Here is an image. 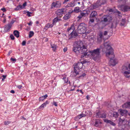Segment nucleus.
Instances as JSON below:
<instances>
[{"label":"nucleus","mask_w":130,"mask_h":130,"mask_svg":"<svg viewBox=\"0 0 130 130\" xmlns=\"http://www.w3.org/2000/svg\"><path fill=\"white\" fill-rule=\"evenodd\" d=\"M77 32L80 34H87L90 32L88 31H87L86 26L83 23H82L79 25L77 28Z\"/></svg>","instance_id":"7ed1b4c3"},{"label":"nucleus","mask_w":130,"mask_h":130,"mask_svg":"<svg viewBox=\"0 0 130 130\" xmlns=\"http://www.w3.org/2000/svg\"><path fill=\"white\" fill-rule=\"evenodd\" d=\"M118 115V113L116 112H114L113 114V117L116 118L117 117Z\"/></svg>","instance_id":"c9c22d12"},{"label":"nucleus","mask_w":130,"mask_h":130,"mask_svg":"<svg viewBox=\"0 0 130 130\" xmlns=\"http://www.w3.org/2000/svg\"><path fill=\"white\" fill-rule=\"evenodd\" d=\"M97 13L96 11H93L91 13L89 23V26H94L95 25V24L94 23V20L97 18Z\"/></svg>","instance_id":"20e7f679"},{"label":"nucleus","mask_w":130,"mask_h":130,"mask_svg":"<svg viewBox=\"0 0 130 130\" xmlns=\"http://www.w3.org/2000/svg\"><path fill=\"white\" fill-rule=\"evenodd\" d=\"M83 65V63L82 62H78L77 64L74 66L73 73L75 74L74 75L76 76L78 74L79 70L82 68Z\"/></svg>","instance_id":"0eeeda50"},{"label":"nucleus","mask_w":130,"mask_h":130,"mask_svg":"<svg viewBox=\"0 0 130 130\" xmlns=\"http://www.w3.org/2000/svg\"><path fill=\"white\" fill-rule=\"evenodd\" d=\"M101 115L102 113L100 112L99 111L97 112L96 117L97 118H100Z\"/></svg>","instance_id":"2f4dec72"},{"label":"nucleus","mask_w":130,"mask_h":130,"mask_svg":"<svg viewBox=\"0 0 130 130\" xmlns=\"http://www.w3.org/2000/svg\"><path fill=\"white\" fill-rule=\"evenodd\" d=\"M10 37L12 40H13L14 39V37L13 35H11L10 36Z\"/></svg>","instance_id":"49530a36"},{"label":"nucleus","mask_w":130,"mask_h":130,"mask_svg":"<svg viewBox=\"0 0 130 130\" xmlns=\"http://www.w3.org/2000/svg\"><path fill=\"white\" fill-rule=\"evenodd\" d=\"M74 12V10H70L69 11V12L67 13L69 14V15H70L72 13Z\"/></svg>","instance_id":"79ce46f5"},{"label":"nucleus","mask_w":130,"mask_h":130,"mask_svg":"<svg viewBox=\"0 0 130 130\" xmlns=\"http://www.w3.org/2000/svg\"><path fill=\"white\" fill-rule=\"evenodd\" d=\"M86 116V115L82 113L80 114L78 116L76 117V119H79L81 118L85 117Z\"/></svg>","instance_id":"5701e85b"},{"label":"nucleus","mask_w":130,"mask_h":130,"mask_svg":"<svg viewBox=\"0 0 130 130\" xmlns=\"http://www.w3.org/2000/svg\"><path fill=\"white\" fill-rule=\"evenodd\" d=\"M80 14L83 17V16H84L85 15L86 13H84V12H81V13Z\"/></svg>","instance_id":"3c124183"},{"label":"nucleus","mask_w":130,"mask_h":130,"mask_svg":"<svg viewBox=\"0 0 130 130\" xmlns=\"http://www.w3.org/2000/svg\"><path fill=\"white\" fill-rule=\"evenodd\" d=\"M75 5V3L74 2H71L69 3L67 6V7H73Z\"/></svg>","instance_id":"aec40b11"},{"label":"nucleus","mask_w":130,"mask_h":130,"mask_svg":"<svg viewBox=\"0 0 130 130\" xmlns=\"http://www.w3.org/2000/svg\"><path fill=\"white\" fill-rule=\"evenodd\" d=\"M46 106V105H45V104L44 103L39 107V109H42L44 107H45Z\"/></svg>","instance_id":"72a5a7b5"},{"label":"nucleus","mask_w":130,"mask_h":130,"mask_svg":"<svg viewBox=\"0 0 130 130\" xmlns=\"http://www.w3.org/2000/svg\"><path fill=\"white\" fill-rule=\"evenodd\" d=\"M106 2V0H98L97 1V3L100 6L102 5L105 4Z\"/></svg>","instance_id":"2eb2a0df"},{"label":"nucleus","mask_w":130,"mask_h":130,"mask_svg":"<svg viewBox=\"0 0 130 130\" xmlns=\"http://www.w3.org/2000/svg\"><path fill=\"white\" fill-rule=\"evenodd\" d=\"M53 104L55 106H58V102L55 101L54 100L53 101Z\"/></svg>","instance_id":"58836bf2"},{"label":"nucleus","mask_w":130,"mask_h":130,"mask_svg":"<svg viewBox=\"0 0 130 130\" xmlns=\"http://www.w3.org/2000/svg\"><path fill=\"white\" fill-rule=\"evenodd\" d=\"M106 115L105 113H102V115L100 117L101 118H106Z\"/></svg>","instance_id":"f704fd0d"},{"label":"nucleus","mask_w":130,"mask_h":130,"mask_svg":"<svg viewBox=\"0 0 130 130\" xmlns=\"http://www.w3.org/2000/svg\"><path fill=\"white\" fill-rule=\"evenodd\" d=\"M2 17L4 18V20L3 21V23H5L6 22V18L5 17Z\"/></svg>","instance_id":"8fccbe9b"},{"label":"nucleus","mask_w":130,"mask_h":130,"mask_svg":"<svg viewBox=\"0 0 130 130\" xmlns=\"http://www.w3.org/2000/svg\"><path fill=\"white\" fill-rule=\"evenodd\" d=\"M12 51L11 50H10V51H9V52H8V54H7V55H8V56H9L10 55V53H12Z\"/></svg>","instance_id":"13d9d810"},{"label":"nucleus","mask_w":130,"mask_h":130,"mask_svg":"<svg viewBox=\"0 0 130 130\" xmlns=\"http://www.w3.org/2000/svg\"><path fill=\"white\" fill-rule=\"evenodd\" d=\"M100 37L98 39V40H100L99 42L101 41L102 39L103 38V34L102 32H100L99 34Z\"/></svg>","instance_id":"4be33fe9"},{"label":"nucleus","mask_w":130,"mask_h":130,"mask_svg":"<svg viewBox=\"0 0 130 130\" xmlns=\"http://www.w3.org/2000/svg\"><path fill=\"white\" fill-rule=\"evenodd\" d=\"M102 123L99 119H96L95 120V124L94 125L96 127H98L100 126Z\"/></svg>","instance_id":"4468645a"},{"label":"nucleus","mask_w":130,"mask_h":130,"mask_svg":"<svg viewBox=\"0 0 130 130\" xmlns=\"http://www.w3.org/2000/svg\"><path fill=\"white\" fill-rule=\"evenodd\" d=\"M100 49L97 48L93 50L89 51V55H90L94 60H98L101 57Z\"/></svg>","instance_id":"f03ea898"},{"label":"nucleus","mask_w":130,"mask_h":130,"mask_svg":"<svg viewBox=\"0 0 130 130\" xmlns=\"http://www.w3.org/2000/svg\"><path fill=\"white\" fill-rule=\"evenodd\" d=\"M79 46L80 53L83 54L84 56L89 55V51H88L87 46L83 45V43L80 42H79Z\"/></svg>","instance_id":"423d86ee"},{"label":"nucleus","mask_w":130,"mask_h":130,"mask_svg":"<svg viewBox=\"0 0 130 130\" xmlns=\"http://www.w3.org/2000/svg\"><path fill=\"white\" fill-rule=\"evenodd\" d=\"M10 60L12 61H16V59H15L13 58H11L10 59Z\"/></svg>","instance_id":"de8ad7c7"},{"label":"nucleus","mask_w":130,"mask_h":130,"mask_svg":"<svg viewBox=\"0 0 130 130\" xmlns=\"http://www.w3.org/2000/svg\"><path fill=\"white\" fill-rule=\"evenodd\" d=\"M74 28V26L73 25H72L70 27L68 28L67 31L68 32H69L70 30H71V32L72 31H73Z\"/></svg>","instance_id":"c756f323"},{"label":"nucleus","mask_w":130,"mask_h":130,"mask_svg":"<svg viewBox=\"0 0 130 130\" xmlns=\"http://www.w3.org/2000/svg\"><path fill=\"white\" fill-rule=\"evenodd\" d=\"M17 87L18 88L20 89L21 88V87H22V86L21 85H18L17 86Z\"/></svg>","instance_id":"e2e57ef3"},{"label":"nucleus","mask_w":130,"mask_h":130,"mask_svg":"<svg viewBox=\"0 0 130 130\" xmlns=\"http://www.w3.org/2000/svg\"><path fill=\"white\" fill-rule=\"evenodd\" d=\"M48 96L47 94H45L44 96H42L45 99Z\"/></svg>","instance_id":"6e6d98bb"},{"label":"nucleus","mask_w":130,"mask_h":130,"mask_svg":"<svg viewBox=\"0 0 130 130\" xmlns=\"http://www.w3.org/2000/svg\"><path fill=\"white\" fill-rule=\"evenodd\" d=\"M108 11L109 12H114V10L112 9H109Z\"/></svg>","instance_id":"603ef678"},{"label":"nucleus","mask_w":130,"mask_h":130,"mask_svg":"<svg viewBox=\"0 0 130 130\" xmlns=\"http://www.w3.org/2000/svg\"><path fill=\"white\" fill-rule=\"evenodd\" d=\"M27 5V2H25L23 4V7H25V6H26Z\"/></svg>","instance_id":"864d4df0"},{"label":"nucleus","mask_w":130,"mask_h":130,"mask_svg":"<svg viewBox=\"0 0 130 130\" xmlns=\"http://www.w3.org/2000/svg\"><path fill=\"white\" fill-rule=\"evenodd\" d=\"M19 32L17 30H15L13 31L14 35L17 38H18L19 37Z\"/></svg>","instance_id":"393cba45"},{"label":"nucleus","mask_w":130,"mask_h":130,"mask_svg":"<svg viewBox=\"0 0 130 130\" xmlns=\"http://www.w3.org/2000/svg\"><path fill=\"white\" fill-rule=\"evenodd\" d=\"M26 43V42L25 41H23L22 43V45H25Z\"/></svg>","instance_id":"09e8293b"},{"label":"nucleus","mask_w":130,"mask_h":130,"mask_svg":"<svg viewBox=\"0 0 130 130\" xmlns=\"http://www.w3.org/2000/svg\"><path fill=\"white\" fill-rule=\"evenodd\" d=\"M57 2H53L52 4V6L54 7H57Z\"/></svg>","instance_id":"e433bc0d"},{"label":"nucleus","mask_w":130,"mask_h":130,"mask_svg":"<svg viewBox=\"0 0 130 130\" xmlns=\"http://www.w3.org/2000/svg\"><path fill=\"white\" fill-rule=\"evenodd\" d=\"M70 34L71 37H73L74 36H76L77 35V33L75 31L73 32V31L70 32Z\"/></svg>","instance_id":"c85d7f7f"},{"label":"nucleus","mask_w":130,"mask_h":130,"mask_svg":"<svg viewBox=\"0 0 130 130\" xmlns=\"http://www.w3.org/2000/svg\"><path fill=\"white\" fill-rule=\"evenodd\" d=\"M14 92H15L14 91V90H11V91H10V92L11 93H14Z\"/></svg>","instance_id":"774afa93"},{"label":"nucleus","mask_w":130,"mask_h":130,"mask_svg":"<svg viewBox=\"0 0 130 130\" xmlns=\"http://www.w3.org/2000/svg\"><path fill=\"white\" fill-rule=\"evenodd\" d=\"M14 21V20H12L10 23L8 24L7 25H5L4 27L5 30L7 31H9Z\"/></svg>","instance_id":"1a4fd4ad"},{"label":"nucleus","mask_w":130,"mask_h":130,"mask_svg":"<svg viewBox=\"0 0 130 130\" xmlns=\"http://www.w3.org/2000/svg\"><path fill=\"white\" fill-rule=\"evenodd\" d=\"M34 35V32L32 31H30L29 33V38H31Z\"/></svg>","instance_id":"473e14b6"},{"label":"nucleus","mask_w":130,"mask_h":130,"mask_svg":"<svg viewBox=\"0 0 130 130\" xmlns=\"http://www.w3.org/2000/svg\"><path fill=\"white\" fill-rule=\"evenodd\" d=\"M70 15H69L67 13L63 17V18L65 20H67L68 19L70 18Z\"/></svg>","instance_id":"b1692460"},{"label":"nucleus","mask_w":130,"mask_h":130,"mask_svg":"<svg viewBox=\"0 0 130 130\" xmlns=\"http://www.w3.org/2000/svg\"><path fill=\"white\" fill-rule=\"evenodd\" d=\"M51 47L52 48L53 51H55L57 47L56 45L55 44H51Z\"/></svg>","instance_id":"a211bd4d"},{"label":"nucleus","mask_w":130,"mask_h":130,"mask_svg":"<svg viewBox=\"0 0 130 130\" xmlns=\"http://www.w3.org/2000/svg\"><path fill=\"white\" fill-rule=\"evenodd\" d=\"M127 122L126 120L121 117L119 119L118 125L119 126L124 125L126 124Z\"/></svg>","instance_id":"9b49d317"},{"label":"nucleus","mask_w":130,"mask_h":130,"mask_svg":"<svg viewBox=\"0 0 130 130\" xmlns=\"http://www.w3.org/2000/svg\"><path fill=\"white\" fill-rule=\"evenodd\" d=\"M104 121L105 122L107 123H110V122H111V121L110 120H108V119H105L104 120Z\"/></svg>","instance_id":"4c0bfd02"},{"label":"nucleus","mask_w":130,"mask_h":130,"mask_svg":"<svg viewBox=\"0 0 130 130\" xmlns=\"http://www.w3.org/2000/svg\"><path fill=\"white\" fill-rule=\"evenodd\" d=\"M11 122L8 121H5L4 122V123L5 125H8V124H10Z\"/></svg>","instance_id":"a19ab883"},{"label":"nucleus","mask_w":130,"mask_h":130,"mask_svg":"<svg viewBox=\"0 0 130 130\" xmlns=\"http://www.w3.org/2000/svg\"><path fill=\"white\" fill-rule=\"evenodd\" d=\"M118 111L122 116L124 115L127 112V110L122 109H119Z\"/></svg>","instance_id":"f3484780"},{"label":"nucleus","mask_w":130,"mask_h":130,"mask_svg":"<svg viewBox=\"0 0 130 130\" xmlns=\"http://www.w3.org/2000/svg\"><path fill=\"white\" fill-rule=\"evenodd\" d=\"M44 103L45 104V105H46V104L48 103V102L47 101H46V102H45V103Z\"/></svg>","instance_id":"69168bd1"},{"label":"nucleus","mask_w":130,"mask_h":130,"mask_svg":"<svg viewBox=\"0 0 130 130\" xmlns=\"http://www.w3.org/2000/svg\"><path fill=\"white\" fill-rule=\"evenodd\" d=\"M81 11L80 8L79 7H77L74 8V12L76 13H78Z\"/></svg>","instance_id":"412c9836"},{"label":"nucleus","mask_w":130,"mask_h":130,"mask_svg":"<svg viewBox=\"0 0 130 130\" xmlns=\"http://www.w3.org/2000/svg\"><path fill=\"white\" fill-rule=\"evenodd\" d=\"M121 10L124 12H127L130 11V6L125 5H122L121 6Z\"/></svg>","instance_id":"f8f14e48"},{"label":"nucleus","mask_w":130,"mask_h":130,"mask_svg":"<svg viewBox=\"0 0 130 130\" xmlns=\"http://www.w3.org/2000/svg\"><path fill=\"white\" fill-rule=\"evenodd\" d=\"M104 46L102 51L105 52L106 56L110 59L109 62V65L112 66H115L118 63V61L117 59L114 58L113 50L110 45L108 42H106L104 43Z\"/></svg>","instance_id":"f257e3e1"},{"label":"nucleus","mask_w":130,"mask_h":130,"mask_svg":"<svg viewBox=\"0 0 130 130\" xmlns=\"http://www.w3.org/2000/svg\"><path fill=\"white\" fill-rule=\"evenodd\" d=\"M125 23V20L124 19H122L121 22L120 24V26H124Z\"/></svg>","instance_id":"a878e982"},{"label":"nucleus","mask_w":130,"mask_h":130,"mask_svg":"<svg viewBox=\"0 0 130 130\" xmlns=\"http://www.w3.org/2000/svg\"><path fill=\"white\" fill-rule=\"evenodd\" d=\"M44 99L42 96L40 97L39 99V100L40 101H42Z\"/></svg>","instance_id":"ea45409f"},{"label":"nucleus","mask_w":130,"mask_h":130,"mask_svg":"<svg viewBox=\"0 0 130 130\" xmlns=\"http://www.w3.org/2000/svg\"><path fill=\"white\" fill-rule=\"evenodd\" d=\"M92 7H93L92 8L93 9H95L98 7L99 6V5L97 3V2L96 3L94 4L91 5Z\"/></svg>","instance_id":"bb28decb"},{"label":"nucleus","mask_w":130,"mask_h":130,"mask_svg":"<svg viewBox=\"0 0 130 130\" xmlns=\"http://www.w3.org/2000/svg\"><path fill=\"white\" fill-rule=\"evenodd\" d=\"M107 32L106 31H105L103 34L104 35V36L106 35L107 34Z\"/></svg>","instance_id":"4d7b16f0"},{"label":"nucleus","mask_w":130,"mask_h":130,"mask_svg":"<svg viewBox=\"0 0 130 130\" xmlns=\"http://www.w3.org/2000/svg\"><path fill=\"white\" fill-rule=\"evenodd\" d=\"M123 108H129L130 107V102L126 103L122 105Z\"/></svg>","instance_id":"6ab92c4d"},{"label":"nucleus","mask_w":130,"mask_h":130,"mask_svg":"<svg viewBox=\"0 0 130 130\" xmlns=\"http://www.w3.org/2000/svg\"><path fill=\"white\" fill-rule=\"evenodd\" d=\"M111 125H113V126H115L116 125L113 122L111 121L109 123Z\"/></svg>","instance_id":"a18cd8bd"},{"label":"nucleus","mask_w":130,"mask_h":130,"mask_svg":"<svg viewBox=\"0 0 130 130\" xmlns=\"http://www.w3.org/2000/svg\"><path fill=\"white\" fill-rule=\"evenodd\" d=\"M102 18L103 20L102 21L105 22L109 23L111 22L112 19V17L109 15L104 16Z\"/></svg>","instance_id":"6e6552de"},{"label":"nucleus","mask_w":130,"mask_h":130,"mask_svg":"<svg viewBox=\"0 0 130 130\" xmlns=\"http://www.w3.org/2000/svg\"><path fill=\"white\" fill-rule=\"evenodd\" d=\"M61 17V16H60L59 17L57 16L56 18H55L53 20V23H56L57 22H59V21H61V20L60 18Z\"/></svg>","instance_id":"dca6fc26"},{"label":"nucleus","mask_w":130,"mask_h":130,"mask_svg":"<svg viewBox=\"0 0 130 130\" xmlns=\"http://www.w3.org/2000/svg\"><path fill=\"white\" fill-rule=\"evenodd\" d=\"M32 23V22H30L29 23H28V24L29 25H31Z\"/></svg>","instance_id":"0e129e2a"},{"label":"nucleus","mask_w":130,"mask_h":130,"mask_svg":"<svg viewBox=\"0 0 130 130\" xmlns=\"http://www.w3.org/2000/svg\"><path fill=\"white\" fill-rule=\"evenodd\" d=\"M23 8V7L22 6L20 5L17 6L16 8L14 9V10L18 11L20 10V9H22Z\"/></svg>","instance_id":"7c9ffc66"},{"label":"nucleus","mask_w":130,"mask_h":130,"mask_svg":"<svg viewBox=\"0 0 130 130\" xmlns=\"http://www.w3.org/2000/svg\"><path fill=\"white\" fill-rule=\"evenodd\" d=\"M69 0H64V2H63V3L64 4L66 3Z\"/></svg>","instance_id":"338daca9"},{"label":"nucleus","mask_w":130,"mask_h":130,"mask_svg":"<svg viewBox=\"0 0 130 130\" xmlns=\"http://www.w3.org/2000/svg\"><path fill=\"white\" fill-rule=\"evenodd\" d=\"M27 15L29 17L31 16L30 14L32 13L31 12H30L29 11H27Z\"/></svg>","instance_id":"37998d69"},{"label":"nucleus","mask_w":130,"mask_h":130,"mask_svg":"<svg viewBox=\"0 0 130 130\" xmlns=\"http://www.w3.org/2000/svg\"><path fill=\"white\" fill-rule=\"evenodd\" d=\"M78 18H79V19H81L83 17L81 15H80L78 16Z\"/></svg>","instance_id":"680f3d73"},{"label":"nucleus","mask_w":130,"mask_h":130,"mask_svg":"<svg viewBox=\"0 0 130 130\" xmlns=\"http://www.w3.org/2000/svg\"><path fill=\"white\" fill-rule=\"evenodd\" d=\"M78 78L80 79H82L83 78V76H82V75H81L79 76Z\"/></svg>","instance_id":"052dcab7"},{"label":"nucleus","mask_w":130,"mask_h":130,"mask_svg":"<svg viewBox=\"0 0 130 130\" xmlns=\"http://www.w3.org/2000/svg\"><path fill=\"white\" fill-rule=\"evenodd\" d=\"M53 25H54L53 23H52V24H50V23H48L46 25L45 28H51L53 26Z\"/></svg>","instance_id":"cd10ccee"},{"label":"nucleus","mask_w":130,"mask_h":130,"mask_svg":"<svg viewBox=\"0 0 130 130\" xmlns=\"http://www.w3.org/2000/svg\"><path fill=\"white\" fill-rule=\"evenodd\" d=\"M1 10L3 11V12H4L6 11V10L5 8H3L1 9Z\"/></svg>","instance_id":"5fc2aeb1"},{"label":"nucleus","mask_w":130,"mask_h":130,"mask_svg":"<svg viewBox=\"0 0 130 130\" xmlns=\"http://www.w3.org/2000/svg\"><path fill=\"white\" fill-rule=\"evenodd\" d=\"M67 48L66 47H65L63 49V51L64 52H66L67 51Z\"/></svg>","instance_id":"bf43d9fd"},{"label":"nucleus","mask_w":130,"mask_h":130,"mask_svg":"<svg viewBox=\"0 0 130 130\" xmlns=\"http://www.w3.org/2000/svg\"><path fill=\"white\" fill-rule=\"evenodd\" d=\"M6 75H3L2 76L3 77L2 79V81H4V79L6 78Z\"/></svg>","instance_id":"c03bdc74"},{"label":"nucleus","mask_w":130,"mask_h":130,"mask_svg":"<svg viewBox=\"0 0 130 130\" xmlns=\"http://www.w3.org/2000/svg\"><path fill=\"white\" fill-rule=\"evenodd\" d=\"M67 9L66 8H63L59 9L56 11V13L58 15H60L66 12Z\"/></svg>","instance_id":"9d476101"},{"label":"nucleus","mask_w":130,"mask_h":130,"mask_svg":"<svg viewBox=\"0 0 130 130\" xmlns=\"http://www.w3.org/2000/svg\"><path fill=\"white\" fill-rule=\"evenodd\" d=\"M79 47H80L79 46V43L78 42L76 46L73 47V51L76 54L80 53Z\"/></svg>","instance_id":"ddd939ff"},{"label":"nucleus","mask_w":130,"mask_h":130,"mask_svg":"<svg viewBox=\"0 0 130 130\" xmlns=\"http://www.w3.org/2000/svg\"><path fill=\"white\" fill-rule=\"evenodd\" d=\"M121 72L125 77L127 78L130 77V64H129L128 67L126 66H123L122 68Z\"/></svg>","instance_id":"39448f33"}]
</instances>
